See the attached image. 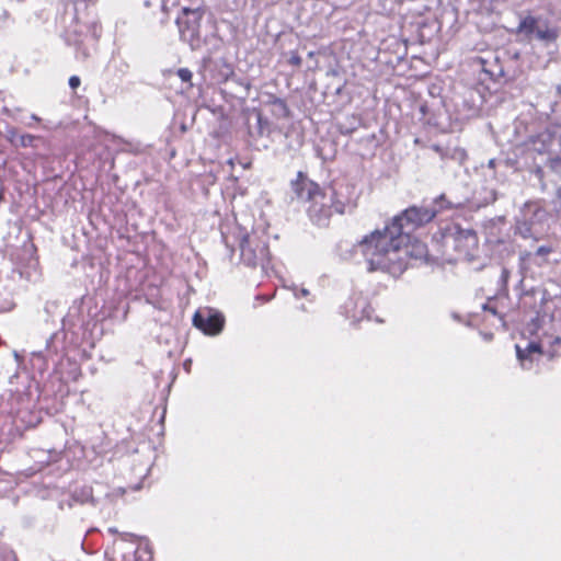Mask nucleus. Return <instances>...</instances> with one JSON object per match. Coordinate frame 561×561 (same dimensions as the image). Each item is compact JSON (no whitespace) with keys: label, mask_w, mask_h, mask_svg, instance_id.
I'll return each instance as SVG.
<instances>
[{"label":"nucleus","mask_w":561,"mask_h":561,"mask_svg":"<svg viewBox=\"0 0 561 561\" xmlns=\"http://www.w3.org/2000/svg\"><path fill=\"white\" fill-rule=\"evenodd\" d=\"M353 251L364 257L369 272L381 271L392 276L405 271L409 259H427L426 244L411 240L409 231L397 226L390 230L376 229L354 244Z\"/></svg>","instance_id":"1"},{"label":"nucleus","mask_w":561,"mask_h":561,"mask_svg":"<svg viewBox=\"0 0 561 561\" xmlns=\"http://www.w3.org/2000/svg\"><path fill=\"white\" fill-rule=\"evenodd\" d=\"M291 191L295 198L304 204H309L307 213L312 222L325 226L334 211L328 193L309 180L302 172H298L296 180L291 181Z\"/></svg>","instance_id":"2"},{"label":"nucleus","mask_w":561,"mask_h":561,"mask_svg":"<svg viewBox=\"0 0 561 561\" xmlns=\"http://www.w3.org/2000/svg\"><path fill=\"white\" fill-rule=\"evenodd\" d=\"M459 204L447 201L446 196L442 194L434 201L433 206H412L405 209L401 215L393 217L390 225L385 226L382 230L402 228V231H411L430 222L439 211L446 208L457 207Z\"/></svg>","instance_id":"3"},{"label":"nucleus","mask_w":561,"mask_h":561,"mask_svg":"<svg viewBox=\"0 0 561 561\" xmlns=\"http://www.w3.org/2000/svg\"><path fill=\"white\" fill-rule=\"evenodd\" d=\"M442 241L446 250L456 252L457 259L471 262L479 256L478 237L474 230L459 224H448L442 230Z\"/></svg>","instance_id":"4"},{"label":"nucleus","mask_w":561,"mask_h":561,"mask_svg":"<svg viewBox=\"0 0 561 561\" xmlns=\"http://www.w3.org/2000/svg\"><path fill=\"white\" fill-rule=\"evenodd\" d=\"M234 241L240 249L241 260L249 266L261 265L265 268L270 263V251L266 240L257 233H248L240 227L233 232Z\"/></svg>","instance_id":"5"},{"label":"nucleus","mask_w":561,"mask_h":561,"mask_svg":"<svg viewBox=\"0 0 561 561\" xmlns=\"http://www.w3.org/2000/svg\"><path fill=\"white\" fill-rule=\"evenodd\" d=\"M203 14L204 12L199 8H183L181 15L176 18L180 36L192 49H198L203 44L201 36V21Z\"/></svg>","instance_id":"6"},{"label":"nucleus","mask_w":561,"mask_h":561,"mask_svg":"<svg viewBox=\"0 0 561 561\" xmlns=\"http://www.w3.org/2000/svg\"><path fill=\"white\" fill-rule=\"evenodd\" d=\"M490 60L488 56L476 55L469 60V67L471 73L477 77V82L473 88L479 96V104L482 105L491 96L490 82H491V70L489 68Z\"/></svg>","instance_id":"7"},{"label":"nucleus","mask_w":561,"mask_h":561,"mask_svg":"<svg viewBox=\"0 0 561 561\" xmlns=\"http://www.w3.org/2000/svg\"><path fill=\"white\" fill-rule=\"evenodd\" d=\"M327 193L336 214L352 211L357 205L358 194L355 186L352 184H336L335 186L330 187Z\"/></svg>","instance_id":"8"},{"label":"nucleus","mask_w":561,"mask_h":561,"mask_svg":"<svg viewBox=\"0 0 561 561\" xmlns=\"http://www.w3.org/2000/svg\"><path fill=\"white\" fill-rule=\"evenodd\" d=\"M542 343L529 342L525 348H522L519 345H516V355L520 365L524 369H531L534 356H540L542 354H547L550 358L557 356L560 352L561 347V339L553 337L550 342V347L547 351L542 350Z\"/></svg>","instance_id":"9"},{"label":"nucleus","mask_w":561,"mask_h":561,"mask_svg":"<svg viewBox=\"0 0 561 561\" xmlns=\"http://www.w3.org/2000/svg\"><path fill=\"white\" fill-rule=\"evenodd\" d=\"M193 324L207 335H217L224 329L225 318L216 309L203 308L194 313Z\"/></svg>","instance_id":"10"},{"label":"nucleus","mask_w":561,"mask_h":561,"mask_svg":"<svg viewBox=\"0 0 561 561\" xmlns=\"http://www.w3.org/2000/svg\"><path fill=\"white\" fill-rule=\"evenodd\" d=\"M151 552L147 547L127 545L123 552L124 561H151Z\"/></svg>","instance_id":"11"},{"label":"nucleus","mask_w":561,"mask_h":561,"mask_svg":"<svg viewBox=\"0 0 561 561\" xmlns=\"http://www.w3.org/2000/svg\"><path fill=\"white\" fill-rule=\"evenodd\" d=\"M541 22V18L527 15L520 20L517 31L527 38L533 39L535 34L537 33V27L540 26Z\"/></svg>","instance_id":"12"},{"label":"nucleus","mask_w":561,"mask_h":561,"mask_svg":"<svg viewBox=\"0 0 561 561\" xmlns=\"http://www.w3.org/2000/svg\"><path fill=\"white\" fill-rule=\"evenodd\" d=\"M558 37V32L554 28H551L548 24L547 20L542 19V22L539 27H537V33L533 38H536L540 42L550 43L556 41Z\"/></svg>","instance_id":"13"},{"label":"nucleus","mask_w":561,"mask_h":561,"mask_svg":"<svg viewBox=\"0 0 561 561\" xmlns=\"http://www.w3.org/2000/svg\"><path fill=\"white\" fill-rule=\"evenodd\" d=\"M72 500L80 504L85 503H93L94 504V497L92 494V489L90 486H82L78 490H75L72 493Z\"/></svg>","instance_id":"14"},{"label":"nucleus","mask_w":561,"mask_h":561,"mask_svg":"<svg viewBox=\"0 0 561 561\" xmlns=\"http://www.w3.org/2000/svg\"><path fill=\"white\" fill-rule=\"evenodd\" d=\"M272 112L278 117H287L288 116V107L282 99L275 98L272 102Z\"/></svg>","instance_id":"15"},{"label":"nucleus","mask_w":561,"mask_h":561,"mask_svg":"<svg viewBox=\"0 0 561 561\" xmlns=\"http://www.w3.org/2000/svg\"><path fill=\"white\" fill-rule=\"evenodd\" d=\"M355 306L360 307V313H358L356 310H354L353 313L348 316L350 318H352L354 321H358L364 317H368V314L366 312L367 302L365 299L358 298L355 302Z\"/></svg>","instance_id":"16"},{"label":"nucleus","mask_w":561,"mask_h":561,"mask_svg":"<svg viewBox=\"0 0 561 561\" xmlns=\"http://www.w3.org/2000/svg\"><path fill=\"white\" fill-rule=\"evenodd\" d=\"M256 122H257V134L260 136L264 135L266 131H268V121L265 119L261 113L256 114Z\"/></svg>","instance_id":"17"},{"label":"nucleus","mask_w":561,"mask_h":561,"mask_svg":"<svg viewBox=\"0 0 561 561\" xmlns=\"http://www.w3.org/2000/svg\"><path fill=\"white\" fill-rule=\"evenodd\" d=\"M178 76L183 82H191L193 73L187 68H180L178 70Z\"/></svg>","instance_id":"18"},{"label":"nucleus","mask_w":561,"mask_h":561,"mask_svg":"<svg viewBox=\"0 0 561 561\" xmlns=\"http://www.w3.org/2000/svg\"><path fill=\"white\" fill-rule=\"evenodd\" d=\"M34 140H35V136H33V135H23L20 138V145H21V147H24V148L25 147H32Z\"/></svg>","instance_id":"19"},{"label":"nucleus","mask_w":561,"mask_h":561,"mask_svg":"<svg viewBox=\"0 0 561 561\" xmlns=\"http://www.w3.org/2000/svg\"><path fill=\"white\" fill-rule=\"evenodd\" d=\"M551 251H552L551 247L541 245V247L537 248L535 254L537 256H545V255L551 253Z\"/></svg>","instance_id":"20"},{"label":"nucleus","mask_w":561,"mask_h":561,"mask_svg":"<svg viewBox=\"0 0 561 561\" xmlns=\"http://www.w3.org/2000/svg\"><path fill=\"white\" fill-rule=\"evenodd\" d=\"M80 83H81V80L78 76H71L69 78V87L71 89H73V90L77 89L80 85Z\"/></svg>","instance_id":"21"},{"label":"nucleus","mask_w":561,"mask_h":561,"mask_svg":"<svg viewBox=\"0 0 561 561\" xmlns=\"http://www.w3.org/2000/svg\"><path fill=\"white\" fill-rule=\"evenodd\" d=\"M301 58L300 56H298L297 54H291L290 58H289V64L293 65V66H296V67H299L301 65Z\"/></svg>","instance_id":"22"},{"label":"nucleus","mask_w":561,"mask_h":561,"mask_svg":"<svg viewBox=\"0 0 561 561\" xmlns=\"http://www.w3.org/2000/svg\"><path fill=\"white\" fill-rule=\"evenodd\" d=\"M477 323H478V314L470 313L469 318H468V321H467V325L474 327V325H477Z\"/></svg>","instance_id":"23"},{"label":"nucleus","mask_w":561,"mask_h":561,"mask_svg":"<svg viewBox=\"0 0 561 561\" xmlns=\"http://www.w3.org/2000/svg\"><path fill=\"white\" fill-rule=\"evenodd\" d=\"M294 295L296 298H299V297H307L309 295V290L306 289V288H301L299 291H297L296 289L294 290Z\"/></svg>","instance_id":"24"},{"label":"nucleus","mask_w":561,"mask_h":561,"mask_svg":"<svg viewBox=\"0 0 561 561\" xmlns=\"http://www.w3.org/2000/svg\"><path fill=\"white\" fill-rule=\"evenodd\" d=\"M491 297H486L483 302L480 304V307L483 311H488L490 309Z\"/></svg>","instance_id":"25"},{"label":"nucleus","mask_w":561,"mask_h":561,"mask_svg":"<svg viewBox=\"0 0 561 561\" xmlns=\"http://www.w3.org/2000/svg\"><path fill=\"white\" fill-rule=\"evenodd\" d=\"M222 238H224V241H225V243H226V245H227L228 248L232 247V244H230V242H229V238H228L227 236H225V233H224V232H222Z\"/></svg>","instance_id":"26"},{"label":"nucleus","mask_w":561,"mask_h":561,"mask_svg":"<svg viewBox=\"0 0 561 561\" xmlns=\"http://www.w3.org/2000/svg\"><path fill=\"white\" fill-rule=\"evenodd\" d=\"M556 196L561 202V186L557 188Z\"/></svg>","instance_id":"27"},{"label":"nucleus","mask_w":561,"mask_h":561,"mask_svg":"<svg viewBox=\"0 0 561 561\" xmlns=\"http://www.w3.org/2000/svg\"><path fill=\"white\" fill-rule=\"evenodd\" d=\"M507 275H508L507 271H506V270H503V273H502V280H503V282H506V279H507Z\"/></svg>","instance_id":"28"},{"label":"nucleus","mask_w":561,"mask_h":561,"mask_svg":"<svg viewBox=\"0 0 561 561\" xmlns=\"http://www.w3.org/2000/svg\"><path fill=\"white\" fill-rule=\"evenodd\" d=\"M31 118H32L33 121H35V122H39V121H41V118H39L38 116H36L35 114H33V115L31 116Z\"/></svg>","instance_id":"29"},{"label":"nucleus","mask_w":561,"mask_h":561,"mask_svg":"<svg viewBox=\"0 0 561 561\" xmlns=\"http://www.w3.org/2000/svg\"><path fill=\"white\" fill-rule=\"evenodd\" d=\"M480 334L483 336V339L485 341H489V334L488 333L480 332Z\"/></svg>","instance_id":"30"},{"label":"nucleus","mask_w":561,"mask_h":561,"mask_svg":"<svg viewBox=\"0 0 561 561\" xmlns=\"http://www.w3.org/2000/svg\"><path fill=\"white\" fill-rule=\"evenodd\" d=\"M115 492H116L117 495H123L124 494V490L123 489H117Z\"/></svg>","instance_id":"31"},{"label":"nucleus","mask_w":561,"mask_h":561,"mask_svg":"<svg viewBox=\"0 0 561 561\" xmlns=\"http://www.w3.org/2000/svg\"><path fill=\"white\" fill-rule=\"evenodd\" d=\"M483 266H484V264L480 265V266H479V267H477L476 270H477V271H480Z\"/></svg>","instance_id":"32"}]
</instances>
